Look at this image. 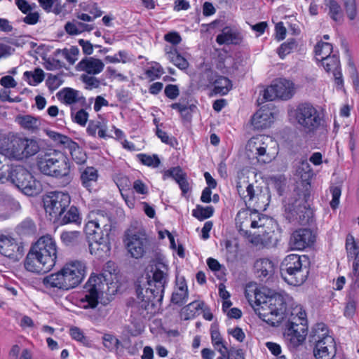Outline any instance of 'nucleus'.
Listing matches in <instances>:
<instances>
[{
  "label": "nucleus",
  "mask_w": 359,
  "mask_h": 359,
  "mask_svg": "<svg viewBox=\"0 0 359 359\" xmlns=\"http://www.w3.org/2000/svg\"><path fill=\"white\" fill-rule=\"evenodd\" d=\"M310 197V190L307 187H297L283 201V216L289 223L309 224L313 217V211L309 203Z\"/></svg>",
  "instance_id": "f257e3e1"
},
{
  "label": "nucleus",
  "mask_w": 359,
  "mask_h": 359,
  "mask_svg": "<svg viewBox=\"0 0 359 359\" xmlns=\"http://www.w3.org/2000/svg\"><path fill=\"white\" fill-rule=\"evenodd\" d=\"M85 275V264L81 261H73L67 263L58 272L44 277L42 283L47 289L69 290L78 286Z\"/></svg>",
  "instance_id": "f03ea898"
},
{
  "label": "nucleus",
  "mask_w": 359,
  "mask_h": 359,
  "mask_svg": "<svg viewBox=\"0 0 359 359\" xmlns=\"http://www.w3.org/2000/svg\"><path fill=\"white\" fill-rule=\"evenodd\" d=\"M36 165L41 173L61 179L70 174L71 164L67 154L55 149H49L39 155Z\"/></svg>",
  "instance_id": "7ed1b4c3"
},
{
  "label": "nucleus",
  "mask_w": 359,
  "mask_h": 359,
  "mask_svg": "<svg viewBox=\"0 0 359 359\" xmlns=\"http://www.w3.org/2000/svg\"><path fill=\"white\" fill-rule=\"evenodd\" d=\"M309 265L310 260L307 255H288L280 263V276L290 285H302L308 278Z\"/></svg>",
  "instance_id": "20e7f679"
},
{
  "label": "nucleus",
  "mask_w": 359,
  "mask_h": 359,
  "mask_svg": "<svg viewBox=\"0 0 359 359\" xmlns=\"http://www.w3.org/2000/svg\"><path fill=\"white\" fill-rule=\"evenodd\" d=\"M257 316L273 327H278L285 318L287 303L283 295L276 293L267 297L262 303L257 304Z\"/></svg>",
  "instance_id": "39448f33"
},
{
  "label": "nucleus",
  "mask_w": 359,
  "mask_h": 359,
  "mask_svg": "<svg viewBox=\"0 0 359 359\" xmlns=\"http://www.w3.org/2000/svg\"><path fill=\"white\" fill-rule=\"evenodd\" d=\"M294 116L306 134L314 133L324 121L318 110L310 103L299 104L294 111Z\"/></svg>",
  "instance_id": "423d86ee"
},
{
  "label": "nucleus",
  "mask_w": 359,
  "mask_h": 359,
  "mask_svg": "<svg viewBox=\"0 0 359 359\" xmlns=\"http://www.w3.org/2000/svg\"><path fill=\"white\" fill-rule=\"evenodd\" d=\"M103 283L102 278L98 276H91L84 286L82 296L80 299V306L84 309H95L103 295ZM100 303L106 305L105 302Z\"/></svg>",
  "instance_id": "0eeeda50"
},
{
  "label": "nucleus",
  "mask_w": 359,
  "mask_h": 359,
  "mask_svg": "<svg viewBox=\"0 0 359 359\" xmlns=\"http://www.w3.org/2000/svg\"><path fill=\"white\" fill-rule=\"evenodd\" d=\"M135 289L137 302L132 306L133 312H137L140 318L149 319L156 313V303L161 302L151 290H145L139 283H136Z\"/></svg>",
  "instance_id": "6e6552de"
},
{
  "label": "nucleus",
  "mask_w": 359,
  "mask_h": 359,
  "mask_svg": "<svg viewBox=\"0 0 359 359\" xmlns=\"http://www.w3.org/2000/svg\"><path fill=\"white\" fill-rule=\"evenodd\" d=\"M71 198L67 193L51 191L43 198L46 213L55 222L57 218L63 215L70 204Z\"/></svg>",
  "instance_id": "1a4fd4ad"
},
{
  "label": "nucleus",
  "mask_w": 359,
  "mask_h": 359,
  "mask_svg": "<svg viewBox=\"0 0 359 359\" xmlns=\"http://www.w3.org/2000/svg\"><path fill=\"white\" fill-rule=\"evenodd\" d=\"M39 257L50 271L56 264L58 250L55 239L50 235L40 237L32 245Z\"/></svg>",
  "instance_id": "9d476101"
},
{
  "label": "nucleus",
  "mask_w": 359,
  "mask_h": 359,
  "mask_svg": "<svg viewBox=\"0 0 359 359\" xmlns=\"http://www.w3.org/2000/svg\"><path fill=\"white\" fill-rule=\"evenodd\" d=\"M128 252L135 259L142 257L149 246V241L144 232L126 233L123 240Z\"/></svg>",
  "instance_id": "9b49d317"
},
{
  "label": "nucleus",
  "mask_w": 359,
  "mask_h": 359,
  "mask_svg": "<svg viewBox=\"0 0 359 359\" xmlns=\"http://www.w3.org/2000/svg\"><path fill=\"white\" fill-rule=\"evenodd\" d=\"M112 228L111 217L104 210H97L96 217L89 221L85 227V231L87 236L92 238H98L105 232H111Z\"/></svg>",
  "instance_id": "f8f14e48"
},
{
  "label": "nucleus",
  "mask_w": 359,
  "mask_h": 359,
  "mask_svg": "<svg viewBox=\"0 0 359 359\" xmlns=\"http://www.w3.org/2000/svg\"><path fill=\"white\" fill-rule=\"evenodd\" d=\"M156 267V270L153 273V280H147L149 287L145 290H151V292H154L156 297H158V300L162 301L165 285L168 279L167 271L168 268L167 264L161 259L157 260Z\"/></svg>",
  "instance_id": "ddd939ff"
},
{
  "label": "nucleus",
  "mask_w": 359,
  "mask_h": 359,
  "mask_svg": "<svg viewBox=\"0 0 359 359\" xmlns=\"http://www.w3.org/2000/svg\"><path fill=\"white\" fill-rule=\"evenodd\" d=\"M315 232L309 228H300L294 231L290 237L289 248L292 250H304L311 247L316 242Z\"/></svg>",
  "instance_id": "4468645a"
},
{
  "label": "nucleus",
  "mask_w": 359,
  "mask_h": 359,
  "mask_svg": "<svg viewBox=\"0 0 359 359\" xmlns=\"http://www.w3.org/2000/svg\"><path fill=\"white\" fill-rule=\"evenodd\" d=\"M4 140L6 145L0 142L1 154L11 160L20 161L22 158V138L19 135L9 133Z\"/></svg>",
  "instance_id": "2eb2a0df"
},
{
  "label": "nucleus",
  "mask_w": 359,
  "mask_h": 359,
  "mask_svg": "<svg viewBox=\"0 0 359 359\" xmlns=\"http://www.w3.org/2000/svg\"><path fill=\"white\" fill-rule=\"evenodd\" d=\"M315 343L313 355L316 359H333L336 355L337 348L334 338L325 336L321 339L313 341Z\"/></svg>",
  "instance_id": "dca6fc26"
},
{
  "label": "nucleus",
  "mask_w": 359,
  "mask_h": 359,
  "mask_svg": "<svg viewBox=\"0 0 359 359\" xmlns=\"http://www.w3.org/2000/svg\"><path fill=\"white\" fill-rule=\"evenodd\" d=\"M109 234L110 232H105L98 238L88 241L89 251L91 255H94L98 259L109 256L111 251Z\"/></svg>",
  "instance_id": "f3484780"
},
{
  "label": "nucleus",
  "mask_w": 359,
  "mask_h": 359,
  "mask_svg": "<svg viewBox=\"0 0 359 359\" xmlns=\"http://www.w3.org/2000/svg\"><path fill=\"white\" fill-rule=\"evenodd\" d=\"M307 331L308 326L304 325H300L299 327H292V325H285L283 334L285 339L289 341V346L297 348L304 341Z\"/></svg>",
  "instance_id": "a211bd4d"
},
{
  "label": "nucleus",
  "mask_w": 359,
  "mask_h": 359,
  "mask_svg": "<svg viewBox=\"0 0 359 359\" xmlns=\"http://www.w3.org/2000/svg\"><path fill=\"white\" fill-rule=\"evenodd\" d=\"M254 269L256 277L260 281L266 283L274 275L275 265L269 259L260 258L255 261Z\"/></svg>",
  "instance_id": "6ab92c4d"
},
{
  "label": "nucleus",
  "mask_w": 359,
  "mask_h": 359,
  "mask_svg": "<svg viewBox=\"0 0 359 359\" xmlns=\"http://www.w3.org/2000/svg\"><path fill=\"white\" fill-rule=\"evenodd\" d=\"M22 177V165H5L1 176L0 183L11 182L20 192H22L21 178Z\"/></svg>",
  "instance_id": "aec40b11"
},
{
  "label": "nucleus",
  "mask_w": 359,
  "mask_h": 359,
  "mask_svg": "<svg viewBox=\"0 0 359 359\" xmlns=\"http://www.w3.org/2000/svg\"><path fill=\"white\" fill-rule=\"evenodd\" d=\"M24 267L27 271L36 273H46L50 271L48 268H46L45 263L39 257L32 246H31L24 261Z\"/></svg>",
  "instance_id": "412c9836"
},
{
  "label": "nucleus",
  "mask_w": 359,
  "mask_h": 359,
  "mask_svg": "<svg viewBox=\"0 0 359 359\" xmlns=\"http://www.w3.org/2000/svg\"><path fill=\"white\" fill-rule=\"evenodd\" d=\"M168 178L173 179L178 184L182 191V194L184 196L189 190V185L187 179V174L183 172L180 166L172 167L163 172V180Z\"/></svg>",
  "instance_id": "4be33fe9"
},
{
  "label": "nucleus",
  "mask_w": 359,
  "mask_h": 359,
  "mask_svg": "<svg viewBox=\"0 0 359 359\" xmlns=\"http://www.w3.org/2000/svg\"><path fill=\"white\" fill-rule=\"evenodd\" d=\"M325 49H327V53H329L328 55L321 56L320 57L321 65L324 67L325 70L329 72L333 69L339 68V57L335 54L331 55L333 46H315V55H316L317 57L320 56L321 52Z\"/></svg>",
  "instance_id": "5701e85b"
},
{
  "label": "nucleus",
  "mask_w": 359,
  "mask_h": 359,
  "mask_svg": "<svg viewBox=\"0 0 359 359\" xmlns=\"http://www.w3.org/2000/svg\"><path fill=\"white\" fill-rule=\"evenodd\" d=\"M43 191L41 182L36 180L27 170L24 169V195L36 197Z\"/></svg>",
  "instance_id": "b1692460"
},
{
  "label": "nucleus",
  "mask_w": 359,
  "mask_h": 359,
  "mask_svg": "<svg viewBox=\"0 0 359 359\" xmlns=\"http://www.w3.org/2000/svg\"><path fill=\"white\" fill-rule=\"evenodd\" d=\"M242 34L236 27H226L222 33L217 36L216 41L219 44L238 45L242 42Z\"/></svg>",
  "instance_id": "393cba45"
},
{
  "label": "nucleus",
  "mask_w": 359,
  "mask_h": 359,
  "mask_svg": "<svg viewBox=\"0 0 359 359\" xmlns=\"http://www.w3.org/2000/svg\"><path fill=\"white\" fill-rule=\"evenodd\" d=\"M80 180L81 184L90 192L95 190L98 179V172L93 166H88L84 169L80 168Z\"/></svg>",
  "instance_id": "a878e982"
},
{
  "label": "nucleus",
  "mask_w": 359,
  "mask_h": 359,
  "mask_svg": "<svg viewBox=\"0 0 359 359\" xmlns=\"http://www.w3.org/2000/svg\"><path fill=\"white\" fill-rule=\"evenodd\" d=\"M277 97L280 100H290L294 94V83L285 79H280L273 82Z\"/></svg>",
  "instance_id": "bb28decb"
},
{
  "label": "nucleus",
  "mask_w": 359,
  "mask_h": 359,
  "mask_svg": "<svg viewBox=\"0 0 359 359\" xmlns=\"http://www.w3.org/2000/svg\"><path fill=\"white\" fill-rule=\"evenodd\" d=\"M57 97L65 104L70 105L80 103L84 105L86 104V98L83 95H80L79 91L69 87L64 88L60 90L57 93Z\"/></svg>",
  "instance_id": "cd10ccee"
},
{
  "label": "nucleus",
  "mask_w": 359,
  "mask_h": 359,
  "mask_svg": "<svg viewBox=\"0 0 359 359\" xmlns=\"http://www.w3.org/2000/svg\"><path fill=\"white\" fill-rule=\"evenodd\" d=\"M214 48L212 52L213 57L218 60L219 67H227L232 66L233 64V52L231 46H222V48Z\"/></svg>",
  "instance_id": "c85d7f7f"
},
{
  "label": "nucleus",
  "mask_w": 359,
  "mask_h": 359,
  "mask_svg": "<svg viewBox=\"0 0 359 359\" xmlns=\"http://www.w3.org/2000/svg\"><path fill=\"white\" fill-rule=\"evenodd\" d=\"M60 239L65 246L69 248L85 245V238L81 232L79 231H62L60 234Z\"/></svg>",
  "instance_id": "c756f323"
},
{
  "label": "nucleus",
  "mask_w": 359,
  "mask_h": 359,
  "mask_svg": "<svg viewBox=\"0 0 359 359\" xmlns=\"http://www.w3.org/2000/svg\"><path fill=\"white\" fill-rule=\"evenodd\" d=\"M82 69L88 74H97L104 69V63L99 59L89 57L82 60L79 62Z\"/></svg>",
  "instance_id": "7c9ffc66"
},
{
  "label": "nucleus",
  "mask_w": 359,
  "mask_h": 359,
  "mask_svg": "<svg viewBox=\"0 0 359 359\" xmlns=\"http://www.w3.org/2000/svg\"><path fill=\"white\" fill-rule=\"evenodd\" d=\"M65 149H67L73 159L77 164H84L87 161L86 153L79 145L78 143L73 141L72 139L67 144Z\"/></svg>",
  "instance_id": "2f4dec72"
},
{
  "label": "nucleus",
  "mask_w": 359,
  "mask_h": 359,
  "mask_svg": "<svg viewBox=\"0 0 359 359\" xmlns=\"http://www.w3.org/2000/svg\"><path fill=\"white\" fill-rule=\"evenodd\" d=\"M15 249L19 250V248L13 238L5 235L0 236V253L1 255L12 257Z\"/></svg>",
  "instance_id": "473e14b6"
},
{
  "label": "nucleus",
  "mask_w": 359,
  "mask_h": 359,
  "mask_svg": "<svg viewBox=\"0 0 359 359\" xmlns=\"http://www.w3.org/2000/svg\"><path fill=\"white\" fill-rule=\"evenodd\" d=\"M36 4H30L27 1L24 0V23L27 25H36L40 19V14Z\"/></svg>",
  "instance_id": "72a5a7b5"
},
{
  "label": "nucleus",
  "mask_w": 359,
  "mask_h": 359,
  "mask_svg": "<svg viewBox=\"0 0 359 359\" xmlns=\"http://www.w3.org/2000/svg\"><path fill=\"white\" fill-rule=\"evenodd\" d=\"M212 92L215 95H226L233 87L232 81L226 76L219 75L213 84Z\"/></svg>",
  "instance_id": "f704fd0d"
},
{
  "label": "nucleus",
  "mask_w": 359,
  "mask_h": 359,
  "mask_svg": "<svg viewBox=\"0 0 359 359\" xmlns=\"http://www.w3.org/2000/svg\"><path fill=\"white\" fill-rule=\"evenodd\" d=\"M81 217H80L78 208L76 206L72 205L67 212H65L60 218H57L55 222L60 224H67L69 223L79 224H81Z\"/></svg>",
  "instance_id": "c9c22d12"
},
{
  "label": "nucleus",
  "mask_w": 359,
  "mask_h": 359,
  "mask_svg": "<svg viewBox=\"0 0 359 359\" xmlns=\"http://www.w3.org/2000/svg\"><path fill=\"white\" fill-rule=\"evenodd\" d=\"M97 130V135L99 137L103 139L111 137V136L107 134V126L103 125L102 121L99 120L90 121L86 128L87 133L92 137H95Z\"/></svg>",
  "instance_id": "e433bc0d"
},
{
  "label": "nucleus",
  "mask_w": 359,
  "mask_h": 359,
  "mask_svg": "<svg viewBox=\"0 0 359 359\" xmlns=\"http://www.w3.org/2000/svg\"><path fill=\"white\" fill-rule=\"evenodd\" d=\"M165 52L169 60L181 69L188 67L187 60L182 57L176 49V46H169V50L165 48Z\"/></svg>",
  "instance_id": "4c0bfd02"
},
{
  "label": "nucleus",
  "mask_w": 359,
  "mask_h": 359,
  "mask_svg": "<svg viewBox=\"0 0 359 359\" xmlns=\"http://www.w3.org/2000/svg\"><path fill=\"white\" fill-rule=\"evenodd\" d=\"M270 115L264 112V110H258L251 118V123L257 130H262L269 126Z\"/></svg>",
  "instance_id": "58836bf2"
},
{
  "label": "nucleus",
  "mask_w": 359,
  "mask_h": 359,
  "mask_svg": "<svg viewBox=\"0 0 359 359\" xmlns=\"http://www.w3.org/2000/svg\"><path fill=\"white\" fill-rule=\"evenodd\" d=\"M188 297L187 285L185 280L183 278L181 281L177 291L174 292L171 297V302L174 304L182 306Z\"/></svg>",
  "instance_id": "ea45409f"
},
{
  "label": "nucleus",
  "mask_w": 359,
  "mask_h": 359,
  "mask_svg": "<svg viewBox=\"0 0 359 359\" xmlns=\"http://www.w3.org/2000/svg\"><path fill=\"white\" fill-rule=\"evenodd\" d=\"M40 151L39 142L35 139L24 137V157L34 156Z\"/></svg>",
  "instance_id": "a19ab883"
},
{
  "label": "nucleus",
  "mask_w": 359,
  "mask_h": 359,
  "mask_svg": "<svg viewBox=\"0 0 359 359\" xmlns=\"http://www.w3.org/2000/svg\"><path fill=\"white\" fill-rule=\"evenodd\" d=\"M41 7L46 12H53L55 15L62 11L60 0H38Z\"/></svg>",
  "instance_id": "79ce46f5"
},
{
  "label": "nucleus",
  "mask_w": 359,
  "mask_h": 359,
  "mask_svg": "<svg viewBox=\"0 0 359 359\" xmlns=\"http://www.w3.org/2000/svg\"><path fill=\"white\" fill-rule=\"evenodd\" d=\"M219 74L211 69H206L201 73L198 83L201 86L208 87L210 85L213 86Z\"/></svg>",
  "instance_id": "37998d69"
},
{
  "label": "nucleus",
  "mask_w": 359,
  "mask_h": 359,
  "mask_svg": "<svg viewBox=\"0 0 359 359\" xmlns=\"http://www.w3.org/2000/svg\"><path fill=\"white\" fill-rule=\"evenodd\" d=\"M214 208L212 206L203 207L197 205L196 208L192 210V215L199 221H203L211 217L214 214Z\"/></svg>",
  "instance_id": "c03bdc74"
},
{
  "label": "nucleus",
  "mask_w": 359,
  "mask_h": 359,
  "mask_svg": "<svg viewBox=\"0 0 359 359\" xmlns=\"http://www.w3.org/2000/svg\"><path fill=\"white\" fill-rule=\"evenodd\" d=\"M24 76L29 85L36 86L44 79V72L41 69L36 68L34 72H24Z\"/></svg>",
  "instance_id": "a18cd8bd"
},
{
  "label": "nucleus",
  "mask_w": 359,
  "mask_h": 359,
  "mask_svg": "<svg viewBox=\"0 0 359 359\" xmlns=\"http://www.w3.org/2000/svg\"><path fill=\"white\" fill-rule=\"evenodd\" d=\"M79 53V51L76 46H72L69 50L67 48H64L63 50L57 49L55 52V55H61L65 58L70 65H73L77 60Z\"/></svg>",
  "instance_id": "49530a36"
},
{
  "label": "nucleus",
  "mask_w": 359,
  "mask_h": 359,
  "mask_svg": "<svg viewBox=\"0 0 359 359\" xmlns=\"http://www.w3.org/2000/svg\"><path fill=\"white\" fill-rule=\"evenodd\" d=\"M46 134L49 138L55 142L56 145L62 147L64 149L72 140L67 135L50 130H46Z\"/></svg>",
  "instance_id": "de8ad7c7"
},
{
  "label": "nucleus",
  "mask_w": 359,
  "mask_h": 359,
  "mask_svg": "<svg viewBox=\"0 0 359 359\" xmlns=\"http://www.w3.org/2000/svg\"><path fill=\"white\" fill-rule=\"evenodd\" d=\"M328 328L327 326L323 323H318L315 325V326L312 328L309 337L311 338L310 341H313L316 339H321L322 337H325V336H330L328 334Z\"/></svg>",
  "instance_id": "09e8293b"
},
{
  "label": "nucleus",
  "mask_w": 359,
  "mask_h": 359,
  "mask_svg": "<svg viewBox=\"0 0 359 359\" xmlns=\"http://www.w3.org/2000/svg\"><path fill=\"white\" fill-rule=\"evenodd\" d=\"M41 121L39 118L31 115L24 116V129L31 133H36L39 130Z\"/></svg>",
  "instance_id": "8fccbe9b"
},
{
  "label": "nucleus",
  "mask_w": 359,
  "mask_h": 359,
  "mask_svg": "<svg viewBox=\"0 0 359 359\" xmlns=\"http://www.w3.org/2000/svg\"><path fill=\"white\" fill-rule=\"evenodd\" d=\"M137 159L143 164L147 166L157 168L160 163V159L156 154L150 156L146 154H139L137 155Z\"/></svg>",
  "instance_id": "3c124183"
},
{
  "label": "nucleus",
  "mask_w": 359,
  "mask_h": 359,
  "mask_svg": "<svg viewBox=\"0 0 359 359\" xmlns=\"http://www.w3.org/2000/svg\"><path fill=\"white\" fill-rule=\"evenodd\" d=\"M92 29V27L89 25H86L82 22H68L65 25V30L69 34H77L84 30Z\"/></svg>",
  "instance_id": "603ef678"
},
{
  "label": "nucleus",
  "mask_w": 359,
  "mask_h": 359,
  "mask_svg": "<svg viewBox=\"0 0 359 359\" xmlns=\"http://www.w3.org/2000/svg\"><path fill=\"white\" fill-rule=\"evenodd\" d=\"M71 117L72 121L81 126H84L88 118V113L85 109H81L74 112V108L71 107Z\"/></svg>",
  "instance_id": "864d4df0"
},
{
  "label": "nucleus",
  "mask_w": 359,
  "mask_h": 359,
  "mask_svg": "<svg viewBox=\"0 0 359 359\" xmlns=\"http://www.w3.org/2000/svg\"><path fill=\"white\" fill-rule=\"evenodd\" d=\"M210 335L212 343L214 346H221L222 348L225 349L226 351L227 350V347L223 341L217 324H212L211 325Z\"/></svg>",
  "instance_id": "5fc2aeb1"
},
{
  "label": "nucleus",
  "mask_w": 359,
  "mask_h": 359,
  "mask_svg": "<svg viewBox=\"0 0 359 359\" xmlns=\"http://www.w3.org/2000/svg\"><path fill=\"white\" fill-rule=\"evenodd\" d=\"M346 250L348 257H353L354 255L359 254V245L356 243L354 237L348 234L346 239Z\"/></svg>",
  "instance_id": "6e6d98bb"
},
{
  "label": "nucleus",
  "mask_w": 359,
  "mask_h": 359,
  "mask_svg": "<svg viewBox=\"0 0 359 359\" xmlns=\"http://www.w3.org/2000/svg\"><path fill=\"white\" fill-rule=\"evenodd\" d=\"M347 297L348 300L344 308V314L347 318H352L355 313L358 298L350 295H348Z\"/></svg>",
  "instance_id": "4d7b16f0"
},
{
  "label": "nucleus",
  "mask_w": 359,
  "mask_h": 359,
  "mask_svg": "<svg viewBox=\"0 0 359 359\" xmlns=\"http://www.w3.org/2000/svg\"><path fill=\"white\" fill-rule=\"evenodd\" d=\"M331 18L337 22H341L343 19L342 12L339 5L334 1H331L330 4V13Z\"/></svg>",
  "instance_id": "13d9d810"
},
{
  "label": "nucleus",
  "mask_w": 359,
  "mask_h": 359,
  "mask_svg": "<svg viewBox=\"0 0 359 359\" xmlns=\"http://www.w3.org/2000/svg\"><path fill=\"white\" fill-rule=\"evenodd\" d=\"M344 4L348 18L354 20L357 15L356 0H344Z\"/></svg>",
  "instance_id": "bf43d9fd"
},
{
  "label": "nucleus",
  "mask_w": 359,
  "mask_h": 359,
  "mask_svg": "<svg viewBox=\"0 0 359 359\" xmlns=\"http://www.w3.org/2000/svg\"><path fill=\"white\" fill-rule=\"evenodd\" d=\"M332 194V200L330 203L332 210H336L339 204V199L341 194V189L340 187L334 186L330 188Z\"/></svg>",
  "instance_id": "052dcab7"
},
{
  "label": "nucleus",
  "mask_w": 359,
  "mask_h": 359,
  "mask_svg": "<svg viewBox=\"0 0 359 359\" xmlns=\"http://www.w3.org/2000/svg\"><path fill=\"white\" fill-rule=\"evenodd\" d=\"M205 306L203 302L194 301L187 305L184 309L189 318L194 317L199 310H202Z\"/></svg>",
  "instance_id": "680f3d73"
},
{
  "label": "nucleus",
  "mask_w": 359,
  "mask_h": 359,
  "mask_svg": "<svg viewBox=\"0 0 359 359\" xmlns=\"http://www.w3.org/2000/svg\"><path fill=\"white\" fill-rule=\"evenodd\" d=\"M292 327H299L300 325L308 326L306 313L299 312V315H297L289 319L285 325H292Z\"/></svg>",
  "instance_id": "e2e57ef3"
},
{
  "label": "nucleus",
  "mask_w": 359,
  "mask_h": 359,
  "mask_svg": "<svg viewBox=\"0 0 359 359\" xmlns=\"http://www.w3.org/2000/svg\"><path fill=\"white\" fill-rule=\"evenodd\" d=\"M62 83L60 76L48 74L46 81V84L50 91H53Z\"/></svg>",
  "instance_id": "0e129e2a"
},
{
  "label": "nucleus",
  "mask_w": 359,
  "mask_h": 359,
  "mask_svg": "<svg viewBox=\"0 0 359 359\" xmlns=\"http://www.w3.org/2000/svg\"><path fill=\"white\" fill-rule=\"evenodd\" d=\"M69 334L73 339H75L83 344L88 343V338L84 335L83 332L78 327H72L69 330Z\"/></svg>",
  "instance_id": "69168bd1"
},
{
  "label": "nucleus",
  "mask_w": 359,
  "mask_h": 359,
  "mask_svg": "<svg viewBox=\"0 0 359 359\" xmlns=\"http://www.w3.org/2000/svg\"><path fill=\"white\" fill-rule=\"evenodd\" d=\"M81 80L86 85V89L91 90L92 88H97L100 86V81L99 79L93 76L88 74H82Z\"/></svg>",
  "instance_id": "338daca9"
},
{
  "label": "nucleus",
  "mask_w": 359,
  "mask_h": 359,
  "mask_svg": "<svg viewBox=\"0 0 359 359\" xmlns=\"http://www.w3.org/2000/svg\"><path fill=\"white\" fill-rule=\"evenodd\" d=\"M102 339L104 346L107 348H118L119 346L120 341L112 334H105Z\"/></svg>",
  "instance_id": "774afa93"
}]
</instances>
